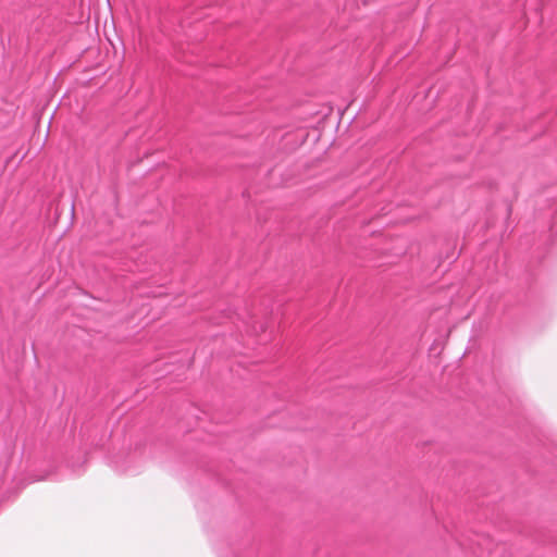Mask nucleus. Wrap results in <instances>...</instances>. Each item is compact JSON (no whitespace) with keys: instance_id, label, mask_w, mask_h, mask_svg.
I'll list each match as a JSON object with an SVG mask.
<instances>
[{"instance_id":"2","label":"nucleus","mask_w":557,"mask_h":557,"mask_svg":"<svg viewBox=\"0 0 557 557\" xmlns=\"http://www.w3.org/2000/svg\"><path fill=\"white\" fill-rule=\"evenodd\" d=\"M227 552L228 553H225L223 549L221 548H216V554L219 557H247L246 554H243L239 552V548L236 547V546H230L227 547Z\"/></svg>"},{"instance_id":"3","label":"nucleus","mask_w":557,"mask_h":557,"mask_svg":"<svg viewBox=\"0 0 557 557\" xmlns=\"http://www.w3.org/2000/svg\"><path fill=\"white\" fill-rule=\"evenodd\" d=\"M121 470H122V472L129 474V475H135V474L139 473V469L137 467H133L131 465L123 467Z\"/></svg>"},{"instance_id":"4","label":"nucleus","mask_w":557,"mask_h":557,"mask_svg":"<svg viewBox=\"0 0 557 557\" xmlns=\"http://www.w3.org/2000/svg\"><path fill=\"white\" fill-rule=\"evenodd\" d=\"M511 212H512V203H511V202H509V203L507 205V218H508V219L510 218Z\"/></svg>"},{"instance_id":"1","label":"nucleus","mask_w":557,"mask_h":557,"mask_svg":"<svg viewBox=\"0 0 557 557\" xmlns=\"http://www.w3.org/2000/svg\"><path fill=\"white\" fill-rule=\"evenodd\" d=\"M323 136H325L324 132L320 128V126H312V127H299L297 128L294 139H321Z\"/></svg>"}]
</instances>
